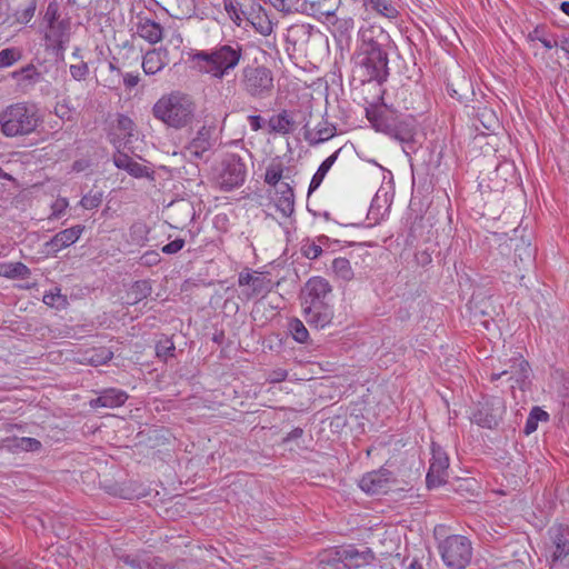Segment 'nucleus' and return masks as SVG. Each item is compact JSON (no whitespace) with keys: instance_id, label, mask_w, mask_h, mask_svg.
<instances>
[{"instance_id":"obj_1","label":"nucleus","mask_w":569,"mask_h":569,"mask_svg":"<svg viewBox=\"0 0 569 569\" xmlns=\"http://www.w3.org/2000/svg\"><path fill=\"white\" fill-rule=\"evenodd\" d=\"M390 37L381 28L370 26L359 31V44L355 53L356 72L362 83L382 86L389 72Z\"/></svg>"},{"instance_id":"obj_2","label":"nucleus","mask_w":569,"mask_h":569,"mask_svg":"<svg viewBox=\"0 0 569 569\" xmlns=\"http://www.w3.org/2000/svg\"><path fill=\"white\" fill-rule=\"evenodd\" d=\"M244 58L243 44L234 39L219 42L206 50L189 53L192 67L212 79L222 80L232 73Z\"/></svg>"},{"instance_id":"obj_3","label":"nucleus","mask_w":569,"mask_h":569,"mask_svg":"<svg viewBox=\"0 0 569 569\" xmlns=\"http://www.w3.org/2000/svg\"><path fill=\"white\" fill-rule=\"evenodd\" d=\"M196 111L197 106L193 99L181 91L163 94L152 107V116L176 130L190 127Z\"/></svg>"},{"instance_id":"obj_4","label":"nucleus","mask_w":569,"mask_h":569,"mask_svg":"<svg viewBox=\"0 0 569 569\" xmlns=\"http://www.w3.org/2000/svg\"><path fill=\"white\" fill-rule=\"evenodd\" d=\"M42 123L40 110L32 102L11 103L0 111V131L7 138L29 136Z\"/></svg>"},{"instance_id":"obj_5","label":"nucleus","mask_w":569,"mask_h":569,"mask_svg":"<svg viewBox=\"0 0 569 569\" xmlns=\"http://www.w3.org/2000/svg\"><path fill=\"white\" fill-rule=\"evenodd\" d=\"M366 116L377 131L400 142H408L416 134V120L411 116L388 114L376 106L367 108Z\"/></svg>"},{"instance_id":"obj_6","label":"nucleus","mask_w":569,"mask_h":569,"mask_svg":"<svg viewBox=\"0 0 569 569\" xmlns=\"http://www.w3.org/2000/svg\"><path fill=\"white\" fill-rule=\"evenodd\" d=\"M340 0H269L274 9L284 13L302 12L319 20L331 21Z\"/></svg>"},{"instance_id":"obj_7","label":"nucleus","mask_w":569,"mask_h":569,"mask_svg":"<svg viewBox=\"0 0 569 569\" xmlns=\"http://www.w3.org/2000/svg\"><path fill=\"white\" fill-rule=\"evenodd\" d=\"M239 83L252 98H263L273 89L272 71L266 66L249 63L241 69Z\"/></svg>"},{"instance_id":"obj_8","label":"nucleus","mask_w":569,"mask_h":569,"mask_svg":"<svg viewBox=\"0 0 569 569\" xmlns=\"http://www.w3.org/2000/svg\"><path fill=\"white\" fill-rule=\"evenodd\" d=\"M443 563L450 569H465L471 561L472 546L462 535L448 536L439 543Z\"/></svg>"},{"instance_id":"obj_9","label":"nucleus","mask_w":569,"mask_h":569,"mask_svg":"<svg viewBox=\"0 0 569 569\" xmlns=\"http://www.w3.org/2000/svg\"><path fill=\"white\" fill-rule=\"evenodd\" d=\"M247 177V167L240 156L227 154L220 163L218 183L222 191H231L243 184Z\"/></svg>"},{"instance_id":"obj_10","label":"nucleus","mask_w":569,"mask_h":569,"mask_svg":"<svg viewBox=\"0 0 569 569\" xmlns=\"http://www.w3.org/2000/svg\"><path fill=\"white\" fill-rule=\"evenodd\" d=\"M216 143V127L202 124L184 146L183 150L184 153L193 159L208 160L209 153L213 150Z\"/></svg>"},{"instance_id":"obj_11","label":"nucleus","mask_w":569,"mask_h":569,"mask_svg":"<svg viewBox=\"0 0 569 569\" xmlns=\"http://www.w3.org/2000/svg\"><path fill=\"white\" fill-rule=\"evenodd\" d=\"M449 467V457L447 452L437 443L431 445V459L426 483L428 489L437 488L447 481Z\"/></svg>"},{"instance_id":"obj_12","label":"nucleus","mask_w":569,"mask_h":569,"mask_svg":"<svg viewBox=\"0 0 569 569\" xmlns=\"http://www.w3.org/2000/svg\"><path fill=\"white\" fill-rule=\"evenodd\" d=\"M395 482L392 472L387 468H380L363 475L359 481V487L368 495H383L390 490Z\"/></svg>"},{"instance_id":"obj_13","label":"nucleus","mask_w":569,"mask_h":569,"mask_svg":"<svg viewBox=\"0 0 569 569\" xmlns=\"http://www.w3.org/2000/svg\"><path fill=\"white\" fill-rule=\"evenodd\" d=\"M347 569H358L373 562L376 556L371 548L358 549L355 545L342 547L339 558Z\"/></svg>"},{"instance_id":"obj_14","label":"nucleus","mask_w":569,"mask_h":569,"mask_svg":"<svg viewBox=\"0 0 569 569\" xmlns=\"http://www.w3.org/2000/svg\"><path fill=\"white\" fill-rule=\"evenodd\" d=\"M553 551L551 553L552 562L565 560L569 556V527L565 525H553L548 530Z\"/></svg>"},{"instance_id":"obj_15","label":"nucleus","mask_w":569,"mask_h":569,"mask_svg":"<svg viewBox=\"0 0 569 569\" xmlns=\"http://www.w3.org/2000/svg\"><path fill=\"white\" fill-rule=\"evenodd\" d=\"M508 380L513 381L511 388L518 387L523 390L529 380L530 366L522 356L511 358L508 368L503 369Z\"/></svg>"},{"instance_id":"obj_16","label":"nucleus","mask_w":569,"mask_h":569,"mask_svg":"<svg viewBox=\"0 0 569 569\" xmlns=\"http://www.w3.org/2000/svg\"><path fill=\"white\" fill-rule=\"evenodd\" d=\"M84 227L81 224L67 228L56 233L49 241L44 243L48 253L56 254L63 248L73 244L81 236Z\"/></svg>"},{"instance_id":"obj_17","label":"nucleus","mask_w":569,"mask_h":569,"mask_svg":"<svg viewBox=\"0 0 569 569\" xmlns=\"http://www.w3.org/2000/svg\"><path fill=\"white\" fill-rule=\"evenodd\" d=\"M337 133L335 124L328 122V120L320 121L315 129L309 128V122L303 124V138L310 146H317L322 143Z\"/></svg>"},{"instance_id":"obj_18","label":"nucleus","mask_w":569,"mask_h":569,"mask_svg":"<svg viewBox=\"0 0 569 569\" xmlns=\"http://www.w3.org/2000/svg\"><path fill=\"white\" fill-rule=\"evenodd\" d=\"M127 399L128 395L123 390L109 388L102 390L97 398L91 399L89 405L93 409L99 407L117 408L122 406Z\"/></svg>"},{"instance_id":"obj_19","label":"nucleus","mask_w":569,"mask_h":569,"mask_svg":"<svg viewBox=\"0 0 569 569\" xmlns=\"http://www.w3.org/2000/svg\"><path fill=\"white\" fill-rule=\"evenodd\" d=\"M137 34L150 44H156L163 38V28L150 18L138 17Z\"/></svg>"},{"instance_id":"obj_20","label":"nucleus","mask_w":569,"mask_h":569,"mask_svg":"<svg viewBox=\"0 0 569 569\" xmlns=\"http://www.w3.org/2000/svg\"><path fill=\"white\" fill-rule=\"evenodd\" d=\"M247 21L262 36H269L273 30L272 23L262 7L254 2L250 6V13H248Z\"/></svg>"},{"instance_id":"obj_21","label":"nucleus","mask_w":569,"mask_h":569,"mask_svg":"<svg viewBox=\"0 0 569 569\" xmlns=\"http://www.w3.org/2000/svg\"><path fill=\"white\" fill-rule=\"evenodd\" d=\"M307 298L305 301L327 300L332 288L328 280L321 277L310 278L306 283Z\"/></svg>"},{"instance_id":"obj_22","label":"nucleus","mask_w":569,"mask_h":569,"mask_svg":"<svg viewBox=\"0 0 569 569\" xmlns=\"http://www.w3.org/2000/svg\"><path fill=\"white\" fill-rule=\"evenodd\" d=\"M279 197L276 201L277 210L283 217H290L295 211V194L293 189L287 182H281L277 189Z\"/></svg>"},{"instance_id":"obj_23","label":"nucleus","mask_w":569,"mask_h":569,"mask_svg":"<svg viewBox=\"0 0 569 569\" xmlns=\"http://www.w3.org/2000/svg\"><path fill=\"white\" fill-rule=\"evenodd\" d=\"M168 51L166 49L149 50L142 59V69L146 74H156L166 67L164 57Z\"/></svg>"},{"instance_id":"obj_24","label":"nucleus","mask_w":569,"mask_h":569,"mask_svg":"<svg viewBox=\"0 0 569 569\" xmlns=\"http://www.w3.org/2000/svg\"><path fill=\"white\" fill-rule=\"evenodd\" d=\"M367 10L373 11L377 14L387 19H397L399 11L397 6L391 0H362Z\"/></svg>"},{"instance_id":"obj_25","label":"nucleus","mask_w":569,"mask_h":569,"mask_svg":"<svg viewBox=\"0 0 569 569\" xmlns=\"http://www.w3.org/2000/svg\"><path fill=\"white\" fill-rule=\"evenodd\" d=\"M293 124L295 121L287 110H282L280 113L272 116L268 121L270 133L288 134L292 131Z\"/></svg>"},{"instance_id":"obj_26","label":"nucleus","mask_w":569,"mask_h":569,"mask_svg":"<svg viewBox=\"0 0 569 569\" xmlns=\"http://www.w3.org/2000/svg\"><path fill=\"white\" fill-rule=\"evenodd\" d=\"M11 78L17 80L19 84L30 86L36 84L41 80V72L33 63H29L19 70L13 71L11 73Z\"/></svg>"},{"instance_id":"obj_27","label":"nucleus","mask_w":569,"mask_h":569,"mask_svg":"<svg viewBox=\"0 0 569 569\" xmlns=\"http://www.w3.org/2000/svg\"><path fill=\"white\" fill-rule=\"evenodd\" d=\"M132 482H111L106 483L103 486V489L110 496L126 499V500H132L139 496V493L136 491V489L132 487Z\"/></svg>"},{"instance_id":"obj_28","label":"nucleus","mask_w":569,"mask_h":569,"mask_svg":"<svg viewBox=\"0 0 569 569\" xmlns=\"http://www.w3.org/2000/svg\"><path fill=\"white\" fill-rule=\"evenodd\" d=\"M339 152H340V149L335 151L331 156H329L326 160H323L321 162V164L319 166L318 170L316 171V173L313 174V177L310 181L308 193H312L320 187L327 172L330 170V168L333 166V163L338 159Z\"/></svg>"},{"instance_id":"obj_29","label":"nucleus","mask_w":569,"mask_h":569,"mask_svg":"<svg viewBox=\"0 0 569 569\" xmlns=\"http://www.w3.org/2000/svg\"><path fill=\"white\" fill-rule=\"evenodd\" d=\"M31 270L22 262H9L0 264V276L9 279H28Z\"/></svg>"},{"instance_id":"obj_30","label":"nucleus","mask_w":569,"mask_h":569,"mask_svg":"<svg viewBox=\"0 0 569 569\" xmlns=\"http://www.w3.org/2000/svg\"><path fill=\"white\" fill-rule=\"evenodd\" d=\"M223 9L237 27H241L250 13V10L244 9L238 0H223Z\"/></svg>"},{"instance_id":"obj_31","label":"nucleus","mask_w":569,"mask_h":569,"mask_svg":"<svg viewBox=\"0 0 569 569\" xmlns=\"http://www.w3.org/2000/svg\"><path fill=\"white\" fill-rule=\"evenodd\" d=\"M152 292V286L149 280L134 281L128 292V297L132 299L131 303H138L148 298Z\"/></svg>"},{"instance_id":"obj_32","label":"nucleus","mask_w":569,"mask_h":569,"mask_svg":"<svg viewBox=\"0 0 569 569\" xmlns=\"http://www.w3.org/2000/svg\"><path fill=\"white\" fill-rule=\"evenodd\" d=\"M332 26V33L335 38L348 39L350 32L355 27V20L352 18H335L330 21Z\"/></svg>"},{"instance_id":"obj_33","label":"nucleus","mask_w":569,"mask_h":569,"mask_svg":"<svg viewBox=\"0 0 569 569\" xmlns=\"http://www.w3.org/2000/svg\"><path fill=\"white\" fill-rule=\"evenodd\" d=\"M38 0H28L23 8H18L13 11L12 17L14 23L28 24L34 17Z\"/></svg>"},{"instance_id":"obj_34","label":"nucleus","mask_w":569,"mask_h":569,"mask_svg":"<svg viewBox=\"0 0 569 569\" xmlns=\"http://www.w3.org/2000/svg\"><path fill=\"white\" fill-rule=\"evenodd\" d=\"M331 269L335 274L342 279L343 281H350L353 279V270L351 268L350 261L347 258H336L331 263Z\"/></svg>"},{"instance_id":"obj_35","label":"nucleus","mask_w":569,"mask_h":569,"mask_svg":"<svg viewBox=\"0 0 569 569\" xmlns=\"http://www.w3.org/2000/svg\"><path fill=\"white\" fill-rule=\"evenodd\" d=\"M549 415L542 410L539 407H533L529 413V417L527 418L523 432L525 435L529 436L530 433L535 432L538 428L539 421H548Z\"/></svg>"},{"instance_id":"obj_36","label":"nucleus","mask_w":569,"mask_h":569,"mask_svg":"<svg viewBox=\"0 0 569 569\" xmlns=\"http://www.w3.org/2000/svg\"><path fill=\"white\" fill-rule=\"evenodd\" d=\"M305 318L310 326L316 328H325L331 322L333 318V310L325 309L322 312H305Z\"/></svg>"},{"instance_id":"obj_37","label":"nucleus","mask_w":569,"mask_h":569,"mask_svg":"<svg viewBox=\"0 0 569 569\" xmlns=\"http://www.w3.org/2000/svg\"><path fill=\"white\" fill-rule=\"evenodd\" d=\"M176 346L171 338L163 337L156 343V355L159 359L167 362L170 358H174Z\"/></svg>"},{"instance_id":"obj_38","label":"nucleus","mask_w":569,"mask_h":569,"mask_svg":"<svg viewBox=\"0 0 569 569\" xmlns=\"http://www.w3.org/2000/svg\"><path fill=\"white\" fill-rule=\"evenodd\" d=\"M43 303L51 308L64 309L68 306L67 296L61 293L60 288H54L48 292H44L42 298Z\"/></svg>"},{"instance_id":"obj_39","label":"nucleus","mask_w":569,"mask_h":569,"mask_svg":"<svg viewBox=\"0 0 569 569\" xmlns=\"http://www.w3.org/2000/svg\"><path fill=\"white\" fill-rule=\"evenodd\" d=\"M22 50L18 47H10L0 51V69L9 68L22 59Z\"/></svg>"},{"instance_id":"obj_40","label":"nucleus","mask_w":569,"mask_h":569,"mask_svg":"<svg viewBox=\"0 0 569 569\" xmlns=\"http://www.w3.org/2000/svg\"><path fill=\"white\" fill-rule=\"evenodd\" d=\"M270 279H267L262 276H254L251 286L250 291L246 292L247 299H251L259 295H264L270 291Z\"/></svg>"},{"instance_id":"obj_41","label":"nucleus","mask_w":569,"mask_h":569,"mask_svg":"<svg viewBox=\"0 0 569 569\" xmlns=\"http://www.w3.org/2000/svg\"><path fill=\"white\" fill-rule=\"evenodd\" d=\"M142 569H176V566L164 561L160 556H152L144 551Z\"/></svg>"},{"instance_id":"obj_42","label":"nucleus","mask_w":569,"mask_h":569,"mask_svg":"<svg viewBox=\"0 0 569 569\" xmlns=\"http://www.w3.org/2000/svg\"><path fill=\"white\" fill-rule=\"evenodd\" d=\"M283 166L281 162L270 163L264 173V182L269 186L277 187L282 178Z\"/></svg>"},{"instance_id":"obj_43","label":"nucleus","mask_w":569,"mask_h":569,"mask_svg":"<svg viewBox=\"0 0 569 569\" xmlns=\"http://www.w3.org/2000/svg\"><path fill=\"white\" fill-rule=\"evenodd\" d=\"M289 330L292 338L299 343H306L309 339V332L301 320L293 318L289 322Z\"/></svg>"},{"instance_id":"obj_44","label":"nucleus","mask_w":569,"mask_h":569,"mask_svg":"<svg viewBox=\"0 0 569 569\" xmlns=\"http://www.w3.org/2000/svg\"><path fill=\"white\" fill-rule=\"evenodd\" d=\"M12 447L21 451H38L41 448V442L36 438L22 437L12 440Z\"/></svg>"},{"instance_id":"obj_45","label":"nucleus","mask_w":569,"mask_h":569,"mask_svg":"<svg viewBox=\"0 0 569 569\" xmlns=\"http://www.w3.org/2000/svg\"><path fill=\"white\" fill-rule=\"evenodd\" d=\"M103 199V193L101 191H97L92 193L91 191L84 194L80 200V206L86 210H92L100 207Z\"/></svg>"},{"instance_id":"obj_46","label":"nucleus","mask_w":569,"mask_h":569,"mask_svg":"<svg viewBox=\"0 0 569 569\" xmlns=\"http://www.w3.org/2000/svg\"><path fill=\"white\" fill-rule=\"evenodd\" d=\"M50 34L47 36V39L51 42H56L57 40H70V36L67 32L68 30V22L66 21H59L57 26H53V28H50Z\"/></svg>"},{"instance_id":"obj_47","label":"nucleus","mask_w":569,"mask_h":569,"mask_svg":"<svg viewBox=\"0 0 569 569\" xmlns=\"http://www.w3.org/2000/svg\"><path fill=\"white\" fill-rule=\"evenodd\" d=\"M322 248L320 244H318L316 241H306L301 246V253L303 257L315 260L319 258L322 254Z\"/></svg>"},{"instance_id":"obj_48","label":"nucleus","mask_w":569,"mask_h":569,"mask_svg":"<svg viewBox=\"0 0 569 569\" xmlns=\"http://www.w3.org/2000/svg\"><path fill=\"white\" fill-rule=\"evenodd\" d=\"M112 356L113 353L109 349L101 348L98 352L92 353L88 358V361L90 365L97 367L107 363L112 358Z\"/></svg>"},{"instance_id":"obj_49","label":"nucleus","mask_w":569,"mask_h":569,"mask_svg":"<svg viewBox=\"0 0 569 569\" xmlns=\"http://www.w3.org/2000/svg\"><path fill=\"white\" fill-rule=\"evenodd\" d=\"M144 551H139L136 555H122L119 559L132 569H142V561Z\"/></svg>"},{"instance_id":"obj_50","label":"nucleus","mask_w":569,"mask_h":569,"mask_svg":"<svg viewBox=\"0 0 569 569\" xmlns=\"http://www.w3.org/2000/svg\"><path fill=\"white\" fill-rule=\"evenodd\" d=\"M89 72V66L84 61H81L78 64L70 66V74L76 81L84 80L88 77Z\"/></svg>"},{"instance_id":"obj_51","label":"nucleus","mask_w":569,"mask_h":569,"mask_svg":"<svg viewBox=\"0 0 569 569\" xmlns=\"http://www.w3.org/2000/svg\"><path fill=\"white\" fill-rule=\"evenodd\" d=\"M173 210L182 213L184 218L189 221H192L194 219L196 211L193 204L189 201L182 200L180 202L173 203Z\"/></svg>"},{"instance_id":"obj_52","label":"nucleus","mask_w":569,"mask_h":569,"mask_svg":"<svg viewBox=\"0 0 569 569\" xmlns=\"http://www.w3.org/2000/svg\"><path fill=\"white\" fill-rule=\"evenodd\" d=\"M44 19L48 22L49 28H53L59 22V6L56 1L48 4Z\"/></svg>"},{"instance_id":"obj_53","label":"nucleus","mask_w":569,"mask_h":569,"mask_svg":"<svg viewBox=\"0 0 569 569\" xmlns=\"http://www.w3.org/2000/svg\"><path fill=\"white\" fill-rule=\"evenodd\" d=\"M126 171L133 178H144L149 176V170L146 166L140 164L133 159L129 163Z\"/></svg>"},{"instance_id":"obj_54","label":"nucleus","mask_w":569,"mask_h":569,"mask_svg":"<svg viewBox=\"0 0 569 569\" xmlns=\"http://www.w3.org/2000/svg\"><path fill=\"white\" fill-rule=\"evenodd\" d=\"M147 227L143 223H133L130 228V236L137 243L147 240Z\"/></svg>"},{"instance_id":"obj_55","label":"nucleus","mask_w":569,"mask_h":569,"mask_svg":"<svg viewBox=\"0 0 569 569\" xmlns=\"http://www.w3.org/2000/svg\"><path fill=\"white\" fill-rule=\"evenodd\" d=\"M325 309H332L328 300L303 302V312H322Z\"/></svg>"},{"instance_id":"obj_56","label":"nucleus","mask_w":569,"mask_h":569,"mask_svg":"<svg viewBox=\"0 0 569 569\" xmlns=\"http://www.w3.org/2000/svg\"><path fill=\"white\" fill-rule=\"evenodd\" d=\"M133 127H134V123H133V121L128 116H124V114H119L118 116V118H117V128L120 131H123L129 137H131L132 136Z\"/></svg>"},{"instance_id":"obj_57","label":"nucleus","mask_w":569,"mask_h":569,"mask_svg":"<svg viewBox=\"0 0 569 569\" xmlns=\"http://www.w3.org/2000/svg\"><path fill=\"white\" fill-rule=\"evenodd\" d=\"M184 243H186L184 239L177 238L173 241L164 244L161 248V251L166 254H174L183 248Z\"/></svg>"},{"instance_id":"obj_58","label":"nucleus","mask_w":569,"mask_h":569,"mask_svg":"<svg viewBox=\"0 0 569 569\" xmlns=\"http://www.w3.org/2000/svg\"><path fill=\"white\" fill-rule=\"evenodd\" d=\"M113 164L118 168V169H121V170H124L128 168L129 163L131 162L132 158L129 157L127 153L124 152H121V151H117L114 154H113Z\"/></svg>"},{"instance_id":"obj_59","label":"nucleus","mask_w":569,"mask_h":569,"mask_svg":"<svg viewBox=\"0 0 569 569\" xmlns=\"http://www.w3.org/2000/svg\"><path fill=\"white\" fill-rule=\"evenodd\" d=\"M312 27L310 24H301L295 26L289 29V32L293 36H299L300 38H309L311 33Z\"/></svg>"},{"instance_id":"obj_60","label":"nucleus","mask_w":569,"mask_h":569,"mask_svg":"<svg viewBox=\"0 0 569 569\" xmlns=\"http://www.w3.org/2000/svg\"><path fill=\"white\" fill-rule=\"evenodd\" d=\"M342 547L335 548L333 550L329 551L327 557L322 560V562H326L330 566H336L338 563H341V559L339 558V553L341 551Z\"/></svg>"},{"instance_id":"obj_61","label":"nucleus","mask_w":569,"mask_h":569,"mask_svg":"<svg viewBox=\"0 0 569 569\" xmlns=\"http://www.w3.org/2000/svg\"><path fill=\"white\" fill-rule=\"evenodd\" d=\"M546 36V27L542 24L537 26L529 34V41H540Z\"/></svg>"},{"instance_id":"obj_62","label":"nucleus","mask_w":569,"mask_h":569,"mask_svg":"<svg viewBox=\"0 0 569 569\" xmlns=\"http://www.w3.org/2000/svg\"><path fill=\"white\" fill-rule=\"evenodd\" d=\"M67 206H68V202L66 199L56 201L52 206V217L59 218L63 213Z\"/></svg>"},{"instance_id":"obj_63","label":"nucleus","mask_w":569,"mask_h":569,"mask_svg":"<svg viewBox=\"0 0 569 569\" xmlns=\"http://www.w3.org/2000/svg\"><path fill=\"white\" fill-rule=\"evenodd\" d=\"M139 74L126 73L123 76V83L128 89L136 87L139 82Z\"/></svg>"},{"instance_id":"obj_64","label":"nucleus","mask_w":569,"mask_h":569,"mask_svg":"<svg viewBox=\"0 0 569 569\" xmlns=\"http://www.w3.org/2000/svg\"><path fill=\"white\" fill-rule=\"evenodd\" d=\"M253 278H254V274L250 273L249 271L240 272L239 278H238V283L240 287H244V286L250 287Z\"/></svg>"}]
</instances>
